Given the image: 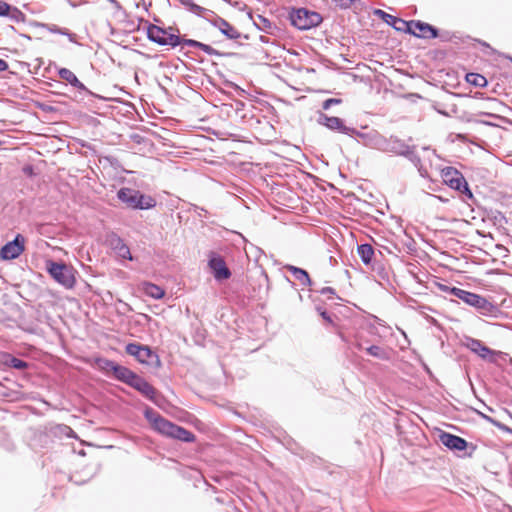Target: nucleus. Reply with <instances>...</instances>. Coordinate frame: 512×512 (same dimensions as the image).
<instances>
[{"instance_id": "1", "label": "nucleus", "mask_w": 512, "mask_h": 512, "mask_svg": "<svg viewBox=\"0 0 512 512\" xmlns=\"http://www.w3.org/2000/svg\"><path fill=\"white\" fill-rule=\"evenodd\" d=\"M144 415L146 419L153 424L154 429L163 435L187 443L193 442L195 439V436L192 432L163 418L152 408H147L144 412Z\"/></svg>"}, {"instance_id": "2", "label": "nucleus", "mask_w": 512, "mask_h": 512, "mask_svg": "<svg viewBox=\"0 0 512 512\" xmlns=\"http://www.w3.org/2000/svg\"><path fill=\"white\" fill-rule=\"evenodd\" d=\"M442 290L448 292L452 296L457 297L466 304L476 308L482 314L491 313L494 309L493 304L481 295L457 287L442 286Z\"/></svg>"}, {"instance_id": "3", "label": "nucleus", "mask_w": 512, "mask_h": 512, "mask_svg": "<svg viewBox=\"0 0 512 512\" xmlns=\"http://www.w3.org/2000/svg\"><path fill=\"white\" fill-rule=\"evenodd\" d=\"M117 197L120 201L133 209L145 210L156 206V200L153 197L127 187L121 188L117 193Z\"/></svg>"}, {"instance_id": "4", "label": "nucleus", "mask_w": 512, "mask_h": 512, "mask_svg": "<svg viewBox=\"0 0 512 512\" xmlns=\"http://www.w3.org/2000/svg\"><path fill=\"white\" fill-rule=\"evenodd\" d=\"M382 152L404 156L415 166L421 162L420 157L415 152V146H409L405 141L394 136L389 138L385 137V144Z\"/></svg>"}, {"instance_id": "5", "label": "nucleus", "mask_w": 512, "mask_h": 512, "mask_svg": "<svg viewBox=\"0 0 512 512\" xmlns=\"http://www.w3.org/2000/svg\"><path fill=\"white\" fill-rule=\"evenodd\" d=\"M322 16L306 8H299L290 13V21L293 26L300 30H309L322 22Z\"/></svg>"}, {"instance_id": "6", "label": "nucleus", "mask_w": 512, "mask_h": 512, "mask_svg": "<svg viewBox=\"0 0 512 512\" xmlns=\"http://www.w3.org/2000/svg\"><path fill=\"white\" fill-rule=\"evenodd\" d=\"M125 351L127 354L135 357L142 364H146L152 367L160 366L159 356L147 345L129 343L126 346Z\"/></svg>"}, {"instance_id": "7", "label": "nucleus", "mask_w": 512, "mask_h": 512, "mask_svg": "<svg viewBox=\"0 0 512 512\" xmlns=\"http://www.w3.org/2000/svg\"><path fill=\"white\" fill-rule=\"evenodd\" d=\"M47 271L56 282L65 288H72L74 286L75 277L73 271L66 264L50 260L47 262Z\"/></svg>"}, {"instance_id": "8", "label": "nucleus", "mask_w": 512, "mask_h": 512, "mask_svg": "<svg viewBox=\"0 0 512 512\" xmlns=\"http://www.w3.org/2000/svg\"><path fill=\"white\" fill-rule=\"evenodd\" d=\"M442 178L443 181L452 189L463 193L469 199L473 198V194L469 189L465 178L457 169L453 167L444 168L442 170Z\"/></svg>"}, {"instance_id": "9", "label": "nucleus", "mask_w": 512, "mask_h": 512, "mask_svg": "<svg viewBox=\"0 0 512 512\" xmlns=\"http://www.w3.org/2000/svg\"><path fill=\"white\" fill-rule=\"evenodd\" d=\"M147 37L150 41L162 46L176 47L181 44V38L178 35L153 24L147 29Z\"/></svg>"}, {"instance_id": "10", "label": "nucleus", "mask_w": 512, "mask_h": 512, "mask_svg": "<svg viewBox=\"0 0 512 512\" xmlns=\"http://www.w3.org/2000/svg\"><path fill=\"white\" fill-rule=\"evenodd\" d=\"M353 136H356L358 142L368 148L377 149L379 151L383 150V146L385 144V137L382 134H380L377 130L371 129L367 132H361L356 130Z\"/></svg>"}, {"instance_id": "11", "label": "nucleus", "mask_w": 512, "mask_h": 512, "mask_svg": "<svg viewBox=\"0 0 512 512\" xmlns=\"http://www.w3.org/2000/svg\"><path fill=\"white\" fill-rule=\"evenodd\" d=\"M208 266L216 281H223L231 277V271L224 259L217 253L212 252L209 256Z\"/></svg>"}, {"instance_id": "12", "label": "nucleus", "mask_w": 512, "mask_h": 512, "mask_svg": "<svg viewBox=\"0 0 512 512\" xmlns=\"http://www.w3.org/2000/svg\"><path fill=\"white\" fill-rule=\"evenodd\" d=\"M318 124L327 127L330 130H336L342 134L353 136L356 129L347 127L343 120L339 117L328 116L325 113L320 112L317 119Z\"/></svg>"}, {"instance_id": "13", "label": "nucleus", "mask_w": 512, "mask_h": 512, "mask_svg": "<svg viewBox=\"0 0 512 512\" xmlns=\"http://www.w3.org/2000/svg\"><path fill=\"white\" fill-rule=\"evenodd\" d=\"M409 29L405 32L413 34L416 37L424 38H436L438 36V30L432 25L422 22L420 20L408 21Z\"/></svg>"}, {"instance_id": "14", "label": "nucleus", "mask_w": 512, "mask_h": 512, "mask_svg": "<svg viewBox=\"0 0 512 512\" xmlns=\"http://www.w3.org/2000/svg\"><path fill=\"white\" fill-rule=\"evenodd\" d=\"M100 363H101V368L103 370L111 371L117 380H119L125 384H128V382L130 381V378L132 377V374L134 373L129 368L119 365L116 362L111 361V360L104 359V360H101Z\"/></svg>"}, {"instance_id": "15", "label": "nucleus", "mask_w": 512, "mask_h": 512, "mask_svg": "<svg viewBox=\"0 0 512 512\" xmlns=\"http://www.w3.org/2000/svg\"><path fill=\"white\" fill-rule=\"evenodd\" d=\"M24 237L18 234L13 241L6 243L0 250V256L5 260L17 258L24 251Z\"/></svg>"}, {"instance_id": "16", "label": "nucleus", "mask_w": 512, "mask_h": 512, "mask_svg": "<svg viewBox=\"0 0 512 512\" xmlns=\"http://www.w3.org/2000/svg\"><path fill=\"white\" fill-rule=\"evenodd\" d=\"M464 345L473 353L477 354L480 358L484 360L494 361L493 357L496 352L486 345H484L480 340L474 339L471 337H467L465 339Z\"/></svg>"}, {"instance_id": "17", "label": "nucleus", "mask_w": 512, "mask_h": 512, "mask_svg": "<svg viewBox=\"0 0 512 512\" xmlns=\"http://www.w3.org/2000/svg\"><path fill=\"white\" fill-rule=\"evenodd\" d=\"M109 246L115 254L122 259L133 260L130 248L125 244L124 240L116 234H112L109 239Z\"/></svg>"}, {"instance_id": "18", "label": "nucleus", "mask_w": 512, "mask_h": 512, "mask_svg": "<svg viewBox=\"0 0 512 512\" xmlns=\"http://www.w3.org/2000/svg\"><path fill=\"white\" fill-rule=\"evenodd\" d=\"M440 442L450 450L463 451L467 447V441L462 437L447 432L439 435Z\"/></svg>"}, {"instance_id": "19", "label": "nucleus", "mask_w": 512, "mask_h": 512, "mask_svg": "<svg viewBox=\"0 0 512 512\" xmlns=\"http://www.w3.org/2000/svg\"><path fill=\"white\" fill-rule=\"evenodd\" d=\"M375 14L380 16L388 25H391L397 31L405 32L407 29H409L408 21L390 15L382 10H376Z\"/></svg>"}, {"instance_id": "20", "label": "nucleus", "mask_w": 512, "mask_h": 512, "mask_svg": "<svg viewBox=\"0 0 512 512\" xmlns=\"http://www.w3.org/2000/svg\"><path fill=\"white\" fill-rule=\"evenodd\" d=\"M212 24L214 27L218 28L222 34H224L228 39H238L240 37V33L236 28H234L230 23H228L225 19L217 16Z\"/></svg>"}, {"instance_id": "21", "label": "nucleus", "mask_w": 512, "mask_h": 512, "mask_svg": "<svg viewBox=\"0 0 512 512\" xmlns=\"http://www.w3.org/2000/svg\"><path fill=\"white\" fill-rule=\"evenodd\" d=\"M58 75L61 79L65 80L71 86L77 88L78 90H82V91L87 90L85 85L81 81H79L77 76L71 70H69L67 68H61L58 71Z\"/></svg>"}, {"instance_id": "22", "label": "nucleus", "mask_w": 512, "mask_h": 512, "mask_svg": "<svg viewBox=\"0 0 512 512\" xmlns=\"http://www.w3.org/2000/svg\"><path fill=\"white\" fill-rule=\"evenodd\" d=\"M285 268L294 276V278L303 286H311L312 281L306 270L293 265H287Z\"/></svg>"}, {"instance_id": "23", "label": "nucleus", "mask_w": 512, "mask_h": 512, "mask_svg": "<svg viewBox=\"0 0 512 512\" xmlns=\"http://www.w3.org/2000/svg\"><path fill=\"white\" fill-rule=\"evenodd\" d=\"M356 347L359 350H364L365 349L366 352L370 356H373L375 358H378V359H381V360H387L389 358L388 352L384 348H382L380 346L371 345V346L365 348L362 342H357L356 343Z\"/></svg>"}, {"instance_id": "24", "label": "nucleus", "mask_w": 512, "mask_h": 512, "mask_svg": "<svg viewBox=\"0 0 512 512\" xmlns=\"http://www.w3.org/2000/svg\"><path fill=\"white\" fill-rule=\"evenodd\" d=\"M0 362L5 365L11 366L15 369H18V370H21V369H24L27 367L26 362H24L23 360L18 359L16 357H13L12 355H10L8 353L0 354Z\"/></svg>"}, {"instance_id": "25", "label": "nucleus", "mask_w": 512, "mask_h": 512, "mask_svg": "<svg viewBox=\"0 0 512 512\" xmlns=\"http://www.w3.org/2000/svg\"><path fill=\"white\" fill-rule=\"evenodd\" d=\"M143 292L147 296L157 300L163 298L165 295V291L160 286L151 282L143 283Z\"/></svg>"}, {"instance_id": "26", "label": "nucleus", "mask_w": 512, "mask_h": 512, "mask_svg": "<svg viewBox=\"0 0 512 512\" xmlns=\"http://www.w3.org/2000/svg\"><path fill=\"white\" fill-rule=\"evenodd\" d=\"M357 252L365 265H369L374 256V249L370 244H361L357 247Z\"/></svg>"}, {"instance_id": "27", "label": "nucleus", "mask_w": 512, "mask_h": 512, "mask_svg": "<svg viewBox=\"0 0 512 512\" xmlns=\"http://www.w3.org/2000/svg\"><path fill=\"white\" fill-rule=\"evenodd\" d=\"M372 322H370L369 326L371 329H374V334L381 336L382 332H385L384 330H389L390 327L385 324V321L380 319L377 316L371 317Z\"/></svg>"}, {"instance_id": "28", "label": "nucleus", "mask_w": 512, "mask_h": 512, "mask_svg": "<svg viewBox=\"0 0 512 512\" xmlns=\"http://www.w3.org/2000/svg\"><path fill=\"white\" fill-rule=\"evenodd\" d=\"M47 29L51 33L65 35L69 38L70 42L77 43V35L75 33H71L66 28H60L55 24H51V25H47Z\"/></svg>"}, {"instance_id": "29", "label": "nucleus", "mask_w": 512, "mask_h": 512, "mask_svg": "<svg viewBox=\"0 0 512 512\" xmlns=\"http://www.w3.org/2000/svg\"><path fill=\"white\" fill-rule=\"evenodd\" d=\"M466 80L468 83H470L476 87H484L487 85L486 78L477 73H468L466 75Z\"/></svg>"}, {"instance_id": "30", "label": "nucleus", "mask_w": 512, "mask_h": 512, "mask_svg": "<svg viewBox=\"0 0 512 512\" xmlns=\"http://www.w3.org/2000/svg\"><path fill=\"white\" fill-rule=\"evenodd\" d=\"M140 393L150 401L157 403L158 392L150 383L147 382Z\"/></svg>"}, {"instance_id": "31", "label": "nucleus", "mask_w": 512, "mask_h": 512, "mask_svg": "<svg viewBox=\"0 0 512 512\" xmlns=\"http://www.w3.org/2000/svg\"><path fill=\"white\" fill-rule=\"evenodd\" d=\"M11 21L15 23H22L25 21V14L17 7L11 5V11L6 15Z\"/></svg>"}, {"instance_id": "32", "label": "nucleus", "mask_w": 512, "mask_h": 512, "mask_svg": "<svg viewBox=\"0 0 512 512\" xmlns=\"http://www.w3.org/2000/svg\"><path fill=\"white\" fill-rule=\"evenodd\" d=\"M341 103H342V99H340V98H329V99H326L322 103V108L324 110H328V109L331 108V106L338 105V104H341Z\"/></svg>"}, {"instance_id": "33", "label": "nucleus", "mask_w": 512, "mask_h": 512, "mask_svg": "<svg viewBox=\"0 0 512 512\" xmlns=\"http://www.w3.org/2000/svg\"><path fill=\"white\" fill-rule=\"evenodd\" d=\"M144 380V378L140 377L136 373L132 374V377L130 378V381L127 385L131 386L132 388L136 389L138 385Z\"/></svg>"}, {"instance_id": "34", "label": "nucleus", "mask_w": 512, "mask_h": 512, "mask_svg": "<svg viewBox=\"0 0 512 512\" xmlns=\"http://www.w3.org/2000/svg\"><path fill=\"white\" fill-rule=\"evenodd\" d=\"M199 49L202 50L203 52H205L207 55H210V56H212V55H219L217 50H215L210 45L204 44L202 42L200 44Z\"/></svg>"}, {"instance_id": "35", "label": "nucleus", "mask_w": 512, "mask_h": 512, "mask_svg": "<svg viewBox=\"0 0 512 512\" xmlns=\"http://www.w3.org/2000/svg\"><path fill=\"white\" fill-rule=\"evenodd\" d=\"M181 44L183 46H188V47H193V48L199 49L201 42L193 40V39H184V40H181Z\"/></svg>"}, {"instance_id": "36", "label": "nucleus", "mask_w": 512, "mask_h": 512, "mask_svg": "<svg viewBox=\"0 0 512 512\" xmlns=\"http://www.w3.org/2000/svg\"><path fill=\"white\" fill-rule=\"evenodd\" d=\"M11 11V5L0 0V16H6Z\"/></svg>"}, {"instance_id": "37", "label": "nucleus", "mask_w": 512, "mask_h": 512, "mask_svg": "<svg viewBox=\"0 0 512 512\" xmlns=\"http://www.w3.org/2000/svg\"><path fill=\"white\" fill-rule=\"evenodd\" d=\"M321 295H335V290L332 287H323L319 290Z\"/></svg>"}, {"instance_id": "38", "label": "nucleus", "mask_w": 512, "mask_h": 512, "mask_svg": "<svg viewBox=\"0 0 512 512\" xmlns=\"http://www.w3.org/2000/svg\"><path fill=\"white\" fill-rule=\"evenodd\" d=\"M8 68V64L5 60L0 59V72L5 71Z\"/></svg>"}, {"instance_id": "39", "label": "nucleus", "mask_w": 512, "mask_h": 512, "mask_svg": "<svg viewBox=\"0 0 512 512\" xmlns=\"http://www.w3.org/2000/svg\"><path fill=\"white\" fill-rule=\"evenodd\" d=\"M320 315L322 316V318L326 321H331V318L329 316V314L326 312V311H321L320 312Z\"/></svg>"}, {"instance_id": "40", "label": "nucleus", "mask_w": 512, "mask_h": 512, "mask_svg": "<svg viewBox=\"0 0 512 512\" xmlns=\"http://www.w3.org/2000/svg\"><path fill=\"white\" fill-rule=\"evenodd\" d=\"M259 19L263 22V25H265V26L271 25L270 22L266 18L259 16Z\"/></svg>"}, {"instance_id": "41", "label": "nucleus", "mask_w": 512, "mask_h": 512, "mask_svg": "<svg viewBox=\"0 0 512 512\" xmlns=\"http://www.w3.org/2000/svg\"><path fill=\"white\" fill-rule=\"evenodd\" d=\"M147 383V381L144 379L139 385L138 387H136V390L137 391H141V389L143 388V386H145V384Z\"/></svg>"}, {"instance_id": "42", "label": "nucleus", "mask_w": 512, "mask_h": 512, "mask_svg": "<svg viewBox=\"0 0 512 512\" xmlns=\"http://www.w3.org/2000/svg\"><path fill=\"white\" fill-rule=\"evenodd\" d=\"M480 115H486V116H489V117L498 118V116L496 114H492V113L481 112Z\"/></svg>"}, {"instance_id": "43", "label": "nucleus", "mask_w": 512, "mask_h": 512, "mask_svg": "<svg viewBox=\"0 0 512 512\" xmlns=\"http://www.w3.org/2000/svg\"><path fill=\"white\" fill-rule=\"evenodd\" d=\"M199 210H200V211L198 212V215H199L200 217H202V216L204 215V213H205V214L207 213V211H206L205 209H203V208H200Z\"/></svg>"}]
</instances>
